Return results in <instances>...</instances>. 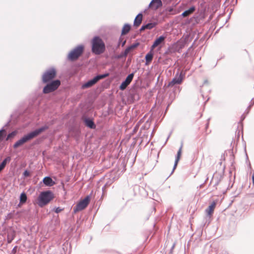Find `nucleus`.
Segmentation results:
<instances>
[{"mask_svg":"<svg viewBox=\"0 0 254 254\" xmlns=\"http://www.w3.org/2000/svg\"><path fill=\"white\" fill-rule=\"evenodd\" d=\"M47 128L48 127L47 126H45L42 127L40 128L36 129L33 131L30 132L26 135H25L14 144L13 148H16L18 147L23 145L24 143L36 137Z\"/></svg>","mask_w":254,"mask_h":254,"instance_id":"nucleus-1","label":"nucleus"},{"mask_svg":"<svg viewBox=\"0 0 254 254\" xmlns=\"http://www.w3.org/2000/svg\"><path fill=\"white\" fill-rule=\"evenodd\" d=\"M105 50V45L103 40L99 37H95L92 41V51L96 55H100Z\"/></svg>","mask_w":254,"mask_h":254,"instance_id":"nucleus-2","label":"nucleus"},{"mask_svg":"<svg viewBox=\"0 0 254 254\" xmlns=\"http://www.w3.org/2000/svg\"><path fill=\"white\" fill-rule=\"evenodd\" d=\"M54 198L53 193L50 191L41 192L37 199V204L40 207H43L49 203Z\"/></svg>","mask_w":254,"mask_h":254,"instance_id":"nucleus-3","label":"nucleus"},{"mask_svg":"<svg viewBox=\"0 0 254 254\" xmlns=\"http://www.w3.org/2000/svg\"><path fill=\"white\" fill-rule=\"evenodd\" d=\"M84 50L83 45H78L72 50H71L68 54L67 58L71 61H74L77 59L82 54Z\"/></svg>","mask_w":254,"mask_h":254,"instance_id":"nucleus-4","label":"nucleus"},{"mask_svg":"<svg viewBox=\"0 0 254 254\" xmlns=\"http://www.w3.org/2000/svg\"><path fill=\"white\" fill-rule=\"evenodd\" d=\"M61 84V81L57 79L47 84L43 88V93L48 94L56 90Z\"/></svg>","mask_w":254,"mask_h":254,"instance_id":"nucleus-5","label":"nucleus"},{"mask_svg":"<svg viewBox=\"0 0 254 254\" xmlns=\"http://www.w3.org/2000/svg\"><path fill=\"white\" fill-rule=\"evenodd\" d=\"M90 201L89 196H86L83 200L80 201L75 207H74L73 211L74 213L77 212L82 210L88 205Z\"/></svg>","mask_w":254,"mask_h":254,"instance_id":"nucleus-6","label":"nucleus"},{"mask_svg":"<svg viewBox=\"0 0 254 254\" xmlns=\"http://www.w3.org/2000/svg\"><path fill=\"white\" fill-rule=\"evenodd\" d=\"M56 71L55 68H51L47 70L42 76V80L44 83H48L54 79L56 76Z\"/></svg>","mask_w":254,"mask_h":254,"instance_id":"nucleus-7","label":"nucleus"},{"mask_svg":"<svg viewBox=\"0 0 254 254\" xmlns=\"http://www.w3.org/2000/svg\"><path fill=\"white\" fill-rule=\"evenodd\" d=\"M183 76L182 72L180 74L177 73L172 81L169 83L168 86H173L175 84H181L183 80Z\"/></svg>","mask_w":254,"mask_h":254,"instance_id":"nucleus-8","label":"nucleus"},{"mask_svg":"<svg viewBox=\"0 0 254 254\" xmlns=\"http://www.w3.org/2000/svg\"><path fill=\"white\" fill-rule=\"evenodd\" d=\"M134 74L133 73L129 74L128 75V76L127 77L125 81H124L121 84L120 86V89L122 90H125L127 87L130 84V83L131 82L133 77Z\"/></svg>","mask_w":254,"mask_h":254,"instance_id":"nucleus-9","label":"nucleus"},{"mask_svg":"<svg viewBox=\"0 0 254 254\" xmlns=\"http://www.w3.org/2000/svg\"><path fill=\"white\" fill-rule=\"evenodd\" d=\"M166 37L162 35L157 38L154 42L153 44L151 46V50L154 49L155 47H157L161 44L164 42Z\"/></svg>","mask_w":254,"mask_h":254,"instance_id":"nucleus-10","label":"nucleus"},{"mask_svg":"<svg viewBox=\"0 0 254 254\" xmlns=\"http://www.w3.org/2000/svg\"><path fill=\"white\" fill-rule=\"evenodd\" d=\"M162 5L161 0H152L150 3L149 6L152 9H157Z\"/></svg>","mask_w":254,"mask_h":254,"instance_id":"nucleus-11","label":"nucleus"},{"mask_svg":"<svg viewBox=\"0 0 254 254\" xmlns=\"http://www.w3.org/2000/svg\"><path fill=\"white\" fill-rule=\"evenodd\" d=\"M97 82V81H96V80L94 77L93 79L88 81L87 82L83 84L82 85V88L84 89V88H87L91 87L94 84H95Z\"/></svg>","mask_w":254,"mask_h":254,"instance_id":"nucleus-12","label":"nucleus"},{"mask_svg":"<svg viewBox=\"0 0 254 254\" xmlns=\"http://www.w3.org/2000/svg\"><path fill=\"white\" fill-rule=\"evenodd\" d=\"M182 146H181V147L180 148L179 150H178V151L177 152V156H176V159H175L174 167H173V170H172L171 174H172L173 172L175 170V169L177 166L178 163L180 160V156L181 155V152H182Z\"/></svg>","mask_w":254,"mask_h":254,"instance_id":"nucleus-13","label":"nucleus"},{"mask_svg":"<svg viewBox=\"0 0 254 254\" xmlns=\"http://www.w3.org/2000/svg\"><path fill=\"white\" fill-rule=\"evenodd\" d=\"M142 20V14L141 13H139L135 18L134 20L133 25L134 26L137 27L141 23Z\"/></svg>","mask_w":254,"mask_h":254,"instance_id":"nucleus-14","label":"nucleus"},{"mask_svg":"<svg viewBox=\"0 0 254 254\" xmlns=\"http://www.w3.org/2000/svg\"><path fill=\"white\" fill-rule=\"evenodd\" d=\"M43 182L44 184L49 187L53 186L55 184V182L50 177H46L44 178Z\"/></svg>","mask_w":254,"mask_h":254,"instance_id":"nucleus-15","label":"nucleus"},{"mask_svg":"<svg viewBox=\"0 0 254 254\" xmlns=\"http://www.w3.org/2000/svg\"><path fill=\"white\" fill-rule=\"evenodd\" d=\"M195 7L194 6H192L188 10H187L185 11L184 12H183L182 14V16L184 17H187L189 15L191 14V13H192L195 10Z\"/></svg>","mask_w":254,"mask_h":254,"instance_id":"nucleus-16","label":"nucleus"},{"mask_svg":"<svg viewBox=\"0 0 254 254\" xmlns=\"http://www.w3.org/2000/svg\"><path fill=\"white\" fill-rule=\"evenodd\" d=\"M138 44H135L127 47L123 53V56L126 57L129 52L133 49L135 48L137 46Z\"/></svg>","mask_w":254,"mask_h":254,"instance_id":"nucleus-17","label":"nucleus"},{"mask_svg":"<svg viewBox=\"0 0 254 254\" xmlns=\"http://www.w3.org/2000/svg\"><path fill=\"white\" fill-rule=\"evenodd\" d=\"M216 204L215 202H213L206 209V212L208 215H211L213 212L214 207H215Z\"/></svg>","mask_w":254,"mask_h":254,"instance_id":"nucleus-18","label":"nucleus"},{"mask_svg":"<svg viewBox=\"0 0 254 254\" xmlns=\"http://www.w3.org/2000/svg\"><path fill=\"white\" fill-rule=\"evenodd\" d=\"M152 50H151L149 53H148L146 56H145V60H146V64L147 63H150V62H151V61L152 60V59H153V54L152 52Z\"/></svg>","mask_w":254,"mask_h":254,"instance_id":"nucleus-19","label":"nucleus"},{"mask_svg":"<svg viewBox=\"0 0 254 254\" xmlns=\"http://www.w3.org/2000/svg\"><path fill=\"white\" fill-rule=\"evenodd\" d=\"M130 25L128 24H126L124 26L122 31V35H125L127 34L130 30Z\"/></svg>","mask_w":254,"mask_h":254,"instance_id":"nucleus-20","label":"nucleus"},{"mask_svg":"<svg viewBox=\"0 0 254 254\" xmlns=\"http://www.w3.org/2000/svg\"><path fill=\"white\" fill-rule=\"evenodd\" d=\"M27 200V196L25 192L21 193L20 196V203L23 204Z\"/></svg>","mask_w":254,"mask_h":254,"instance_id":"nucleus-21","label":"nucleus"},{"mask_svg":"<svg viewBox=\"0 0 254 254\" xmlns=\"http://www.w3.org/2000/svg\"><path fill=\"white\" fill-rule=\"evenodd\" d=\"M11 158L9 156L7 157L2 161V162L0 164V166L4 169L6 165L7 162H9Z\"/></svg>","mask_w":254,"mask_h":254,"instance_id":"nucleus-22","label":"nucleus"},{"mask_svg":"<svg viewBox=\"0 0 254 254\" xmlns=\"http://www.w3.org/2000/svg\"><path fill=\"white\" fill-rule=\"evenodd\" d=\"M86 124L90 128H93L94 127V124L93 122L90 120H86Z\"/></svg>","mask_w":254,"mask_h":254,"instance_id":"nucleus-23","label":"nucleus"},{"mask_svg":"<svg viewBox=\"0 0 254 254\" xmlns=\"http://www.w3.org/2000/svg\"><path fill=\"white\" fill-rule=\"evenodd\" d=\"M145 28L147 29H151L156 26L155 23H148L146 24H144Z\"/></svg>","mask_w":254,"mask_h":254,"instance_id":"nucleus-24","label":"nucleus"},{"mask_svg":"<svg viewBox=\"0 0 254 254\" xmlns=\"http://www.w3.org/2000/svg\"><path fill=\"white\" fill-rule=\"evenodd\" d=\"M107 76H108V74L106 73V74H104L98 75L95 76V78L96 81H98L100 79L104 78L107 77Z\"/></svg>","mask_w":254,"mask_h":254,"instance_id":"nucleus-25","label":"nucleus"},{"mask_svg":"<svg viewBox=\"0 0 254 254\" xmlns=\"http://www.w3.org/2000/svg\"><path fill=\"white\" fill-rule=\"evenodd\" d=\"M16 134V131H12L11 133H9L7 136L6 140H8L10 139V138H12L14 137Z\"/></svg>","mask_w":254,"mask_h":254,"instance_id":"nucleus-26","label":"nucleus"},{"mask_svg":"<svg viewBox=\"0 0 254 254\" xmlns=\"http://www.w3.org/2000/svg\"><path fill=\"white\" fill-rule=\"evenodd\" d=\"M30 175L29 172L27 170H25L23 173V175L25 177H28Z\"/></svg>","mask_w":254,"mask_h":254,"instance_id":"nucleus-27","label":"nucleus"},{"mask_svg":"<svg viewBox=\"0 0 254 254\" xmlns=\"http://www.w3.org/2000/svg\"><path fill=\"white\" fill-rule=\"evenodd\" d=\"M174 46L176 47L179 46L180 49L184 47L183 44H181L179 43H176V44L174 45Z\"/></svg>","mask_w":254,"mask_h":254,"instance_id":"nucleus-28","label":"nucleus"},{"mask_svg":"<svg viewBox=\"0 0 254 254\" xmlns=\"http://www.w3.org/2000/svg\"><path fill=\"white\" fill-rule=\"evenodd\" d=\"M62 210V209H61L60 207H58L55 210V212L57 213H59Z\"/></svg>","mask_w":254,"mask_h":254,"instance_id":"nucleus-29","label":"nucleus"},{"mask_svg":"<svg viewBox=\"0 0 254 254\" xmlns=\"http://www.w3.org/2000/svg\"><path fill=\"white\" fill-rule=\"evenodd\" d=\"M253 105H254V98H253L250 102V105L249 106V107L250 108L251 106H252Z\"/></svg>","mask_w":254,"mask_h":254,"instance_id":"nucleus-30","label":"nucleus"},{"mask_svg":"<svg viewBox=\"0 0 254 254\" xmlns=\"http://www.w3.org/2000/svg\"><path fill=\"white\" fill-rule=\"evenodd\" d=\"M4 130L3 129H1V130H0V140L1 139L2 136L1 132H4Z\"/></svg>","mask_w":254,"mask_h":254,"instance_id":"nucleus-31","label":"nucleus"},{"mask_svg":"<svg viewBox=\"0 0 254 254\" xmlns=\"http://www.w3.org/2000/svg\"><path fill=\"white\" fill-rule=\"evenodd\" d=\"M145 29H146V28H145V25L144 24V25H143L141 26V27L140 28V31H142V30H145Z\"/></svg>","mask_w":254,"mask_h":254,"instance_id":"nucleus-32","label":"nucleus"},{"mask_svg":"<svg viewBox=\"0 0 254 254\" xmlns=\"http://www.w3.org/2000/svg\"><path fill=\"white\" fill-rule=\"evenodd\" d=\"M123 57H125L124 56H123V53H121L120 55H119L118 56V58L119 59H121Z\"/></svg>","mask_w":254,"mask_h":254,"instance_id":"nucleus-33","label":"nucleus"},{"mask_svg":"<svg viewBox=\"0 0 254 254\" xmlns=\"http://www.w3.org/2000/svg\"><path fill=\"white\" fill-rule=\"evenodd\" d=\"M126 43V41H124L122 43V46L123 47L125 44Z\"/></svg>","mask_w":254,"mask_h":254,"instance_id":"nucleus-34","label":"nucleus"},{"mask_svg":"<svg viewBox=\"0 0 254 254\" xmlns=\"http://www.w3.org/2000/svg\"><path fill=\"white\" fill-rule=\"evenodd\" d=\"M11 213H9L8 215H7V217L8 218H11Z\"/></svg>","mask_w":254,"mask_h":254,"instance_id":"nucleus-35","label":"nucleus"},{"mask_svg":"<svg viewBox=\"0 0 254 254\" xmlns=\"http://www.w3.org/2000/svg\"><path fill=\"white\" fill-rule=\"evenodd\" d=\"M3 169V168H2L0 166V172Z\"/></svg>","mask_w":254,"mask_h":254,"instance_id":"nucleus-36","label":"nucleus"},{"mask_svg":"<svg viewBox=\"0 0 254 254\" xmlns=\"http://www.w3.org/2000/svg\"><path fill=\"white\" fill-rule=\"evenodd\" d=\"M253 183H254V177H253Z\"/></svg>","mask_w":254,"mask_h":254,"instance_id":"nucleus-37","label":"nucleus"},{"mask_svg":"<svg viewBox=\"0 0 254 254\" xmlns=\"http://www.w3.org/2000/svg\"><path fill=\"white\" fill-rule=\"evenodd\" d=\"M105 188V186H104L103 188H102V190H103L104 189V188Z\"/></svg>","mask_w":254,"mask_h":254,"instance_id":"nucleus-38","label":"nucleus"}]
</instances>
